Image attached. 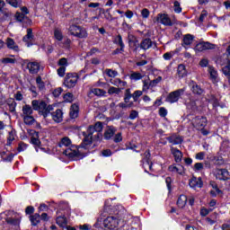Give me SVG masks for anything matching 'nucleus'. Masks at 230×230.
I'll return each instance as SVG.
<instances>
[{"label": "nucleus", "instance_id": "obj_1", "mask_svg": "<svg viewBox=\"0 0 230 230\" xmlns=\"http://www.w3.org/2000/svg\"><path fill=\"white\" fill-rule=\"evenodd\" d=\"M118 128L114 126H107L106 129L104 130V139L106 141H111L112 139L114 143H121L123 141V136L121 133H117Z\"/></svg>", "mask_w": 230, "mask_h": 230}, {"label": "nucleus", "instance_id": "obj_2", "mask_svg": "<svg viewBox=\"0 0 230 230\" xmlns=\"http://www.w3.org/2000/svg\"><path fill=\"white\" fill-rule=\"evenodd\" d=\"M32 109L33 111H38V112H41V114L44 116V118L48 117V114L53 111V106L49 105L46 103V102L42 100H33L31 102Z\"/></svg>", "mask_w": 230, "mask_h": 230}, {"label": "nucleus", "instance_id": "obj_3", "mask_svg": "<svg viewBox=\"0 0 230 230\" xmlns=\"http://www.w3.org/2000/svg\"><path fill=\"white\" fill-rule=\"evenodd\" d=\"M68 30L70 34L74 37H77L78 39H86L87 37V30L82 26L73 24Z\"/></svg>", "mask_w": 230, "mask_h": 230}, {"label": "nucleus", "instance_id": "obj_4", "mask_svg": "<svg viewBox=\"0 0 230 230\" xmlns=\"http://www.w3.org/2000/svg\"><path fill=\"white\" fill-rule=\"evenodd\" d=\"M76 84H78V74H66L64 81L65 87H67V89H73V87H75Z\"/></svg>", "mask_w": 230, "mask_h": 230}, {"label": "nucleus", "instance_id": "obj_5", "mask_svg": "<svg viewBox=\"0 0 230 230\" xmlns=\"http://www.w3.org/2000/svg\"><path fill=\"white\" fill-rule=\"evenodd\" d=\"M191 123L193 125V128L199 130V128H204V127L208 125V119L203 116H197L192 119Z\"/></svg>", "mask_w": 230, "mask_h": 230}, {"label": "nucleus", "instance_id": "obj_6", "mask_svg": "<svg viewBox=\"0 0 230 230\" xmlns=\"http://www.w3.org/2000/svg\"><path fill=\"white\" fill-rule=\"evenodd\" d=\"M103 224L106 229L114 230L119 225V220L114 217H108L104 219Z\"/></svg>", "mask_w": 230, "mask_h": 230}, {"label": "nucleus", "instance_id": "obj_7", "mask_svg": "<svg viewBox=\"0 0 230 230\" xmlns=\"http://www.w3.org/2000/svg\"><path fill=\"white\" fill-rule=\"evenodd\" d=\"M181 94H184V89H179L174 92H172L167 96L166 102H168V103H177V102H179V98H181Z\"/></svg>", "mask_w": 230, "mask_h": 230}, {"label": "nucleus", "instance_id": "obj_8", "mask_svg": "<svg viewBox=\"0 0 230 230\" xmlns=\"http://www.w3.org/2000/svg\"><path fill=\"white\" fill-rule=\"evenodd\" d=\"M156 21L157 22H160V24H164V26H173L172 19L166 13L157 14Z\"/></svg>", "mask_w": 230, "mask_h": 230}, {"label": "nucleus", "instance_id": "obj_9", "mask_svg": "<svg viewBox=\"0 0 230 230\" xmlns=\"http://www.w3.org/2000/svg\"><path fill=\"white\" fill-rule=\"evenodd\" d=\"M22 40L25 42L27 48H30L35 42V36L31 28L27 29V34L22 38Z\"/></svg>", "mask_w": 230, "mask_h": 230}, {"label": "nucleus", "instance_id": "obj_10", "mask_svg": "<svg viewBox=\"0 0 230 230\" xmlns=\"http://www.w3.org/2000/svg\"><path fill=\"white\" fill-rule=\"evenodd\" d=\"M215 175L218 181H228V179H230V173L227 169H217L215 171Z\"/></svg>", "mask_w": 230, "mask_h": 230}, {"label": "nucleus", "instance_id": "obj_11", "mask_svg": "<svg viewBox=\"0 0 230 230\" xmlns=\"http://www.w3.org/2000/svg\"><path fill=\"white\" fill-rule=\"evenodd\" d=\"M27 69L31 75H37L40 71V63L39 61H30L27 63Z\"/></svg>", "mask_w": 230, "mask_h": 230}, {"label": "nucleus", "instance_id": "obj_12", "mask_svg": "<svg viewBox=\"0 0 230 230\" xmlns=\"http://www.w3.org/2000/svg\"><path fill=\"white\" fill-rule=\"evenodd\" d=\"M214 48H215V45L209 42H200L195 46L194 50L196 52L200 53L202 51H206L207 49H213Z\"/></svg>", "mask_w": 230, "mask_h": 230}, {"label": "nucleus", "instance_id": "obj_13", "mask_svg": "<svg viewBox=\"0 0 230 230\" xmlns=\"http://www.w3.org/2000/svg\"><path fill=\"white\" fill-rule=\"evenodd\" d=\"M193 40H195V36L191 34H185L181 41L182 48L185 49H190V46L193 44Z\"/></svg>", "mask_w": 230, "mask_h": 230}, {"label": "nucleus", "instance_id": "obj_14", "mask_svg": "<svg viewBox=\"0 0 230 230\" xmlns=\"http://www.w3.org/2000/svg\"><path fill=\"white\" fill-rule=\"evenodd\" d=\"M51 116L53 121H55L56 123H61V121H63L64 119V111H62V110L60 109H58L51 113Z\"/></svg>", "mask_w": 230, "mask_h": 230}, {"label": "nucleus", "instance_id": "obj_15", "mask_svg": "<svg viewBox=\"0 0 230 230\" xmlns=\"http://www.w3.org/2000/svg\"><path fill=\"white\" fill-rule=\"evenodd\" d=\"M189 87L192 91L193 94L200 95L204 93V90L200 87V85L197 84L195 81H190L189 83Z\"/></svg>", "mask_w": 230, "mask_h": 230}, {"label": "nucleus", "instance_id": "obj_16", "mask_svg": "<svg viewBox=\"0 0 230 230\" xmlns=\"http://www.w3.org/2000/svg\"><path fill=\"white\" fill-rule=\"evenodd\" d=\"M63 154H65L66 157L73 159L74 157L78 156V148H76L75 146L67 147L66 149L64 150Z\"/></svg>", "mask_w": 230, "mask_h": 230}, {"label": "nucleus", "instance_id": "obj_17", "mask_svg": "<svg viewBox=\"0 0 230 230\" xmlns=\"http://www.w3.org/2000/svg\"><path fill=\"white\" fill-rule=\"evenodd\" d=\"M5 44L8 48V49H12L13 51H16V53H19L20 49H19V45H17V43H15V40L12 38H7L5 40Z\"/></svg>", "mask_w": 230, "mask_h": 230}, {"label": "nucleus", "instance_id": "obj_18", "mask_svg": "<svg viewBox=\"0 0 230 230\" xmlns=\"http://www.w3.org/2000/svg\"><path fill=\"white\" fill-rule=\"evenodd\" d=\"M171 154L173 155L175 163L182 161V152L178 148L171 146Z\"/></svg>", "mask_w": 230, "mask_h": 230}, {"label": "nucleus", "instance_id": "obj_19", "mask_svg": "<svg viewBox=\"0 0 230 230\" xmlns=\"http://www.w3.org/2000/svg\"><path fill=\"white\" fill-rule=\"evenodd\" d=\"M169 172H172V173H178L179 175H184V166L181 164L177 165H170L168 168Z\"/></svg>", "mask_w": 230, "mask_h": 230}, {"label": "nucleus", "instance_id": "obj_20", "mask_svg": "<svg viewBox=\"0 0 230 230\" xmlns=\"http://www.w3.org/2000/svg\"><path fill=\"white\" fill-rule=\"evenodd\" d=\"M152 46L156 47L155 43L152 41L150 39H145L140 42V48L141 49H144V51H146V49H150Z\"/></svg>", "mask_w": 230, "mask_h": 230}, {"label": "nucleus", "instance_id": "obj_21", "mask_svg": "<svg viewBox=\"0 0 230 230\" xmlns=\"http://www.w3.org/2000/svg\"><path fill=\"white\" fill-rule=\"evenodd\" d=\"M176 204L180 209H184V208H186V204H188V197L184 194L180 195Z\"/></svg>", "mask_w": 230, "mask_h": 230}, {"label": "nucleus", "instance_id": "obj_22", "mask_svg": "<svg viewBox=\"0 0 230 230\" xmlns=\"http://www.w3.org/2000/svg\"><path fill=\"white\" fill-rule=\"evenodd\" d=\"M189 185L190 186V188H202V179L192 177L189 181Z\"/></svg>", "mask_w": 230, "mask_h": 230}, {"label": "nucleus", "instance_id": "obj_23", "mask_svg": "<svg viewBox=\"0 0 230 230\" xmlns=\"http://www.w3.org/2000/svg\"><path fill=\"white\" fill-rule=\"evenodd\" d=\"M177 76L178 78H184L188 76V70H186V66L180 64L177 67Z\"/></svg>", "mask_w": 230, "mask_h": 230}, {"label": "nucleus", "instance_id": "obj_24", "mask_svg": "<svg viewBox=\"0 0 230 230\" xmlns=\"http://www.w3.org/2000/svg\"><path fill=\"white\" fill-rule=\"evenodd\" d=\"M167 141L172 145H181V143H182V137L179 135H172L167 137Z\"/></svg>", "mask_w": 230, "mask_h": 230}, {"label": "nucleus", "instance_id": "obj_25", "mask_svg": "<svg viewBox=\"0 0 230 230\" xmlns=\"http://www.w3.org/2000/svg\"><path fill=\"white\" fill-rule=\"evenodd\" d=\"M113 42L117 44V46L120 47V51H125V43H123V38L121 35H117L113 40Z\"/></svg>", "mask_w": 230, "mask_h": 230}, {"label": "nucleus", "instance_id": "obj_26", "mask_svg": "<svg viewBox=\"0 0 230 230\" xmlns=\"http://www.w3.org/2000/svg\"><path fill=\"white\" fill-rule=\"evenodd\" d=\"M91 93L92 94H94V96H99L100 98L106 96L107 94L105 90L100 88H92Z\"/></svg>", "mask_w": 230, "mask_h": 230}, {"label": "nucleus", "instance_id": "obj_27", "mask_svg": "<svg viewBox=\"0 0 230 230\" xmlns=\"http://www.w3.org/2000/svg\"><path fill=\"white\" fill-rule=\"evenodd\" d=\"M208 73L210 75V79L215 84L217 82V78H218V72L213 66H208Z\"/></svg>", "mask_w": 230, "mask_h": 230}, {"label": "nucleus", "instance_id": "obj_28", "mask_svg": "<svg viewBox=\"0 0 230 230\" xmlns=\"http://www.w3.org/2000/svg\"><path fill=\"white\" fill-rule=\"evenodd\" d=\"M32 137L31 138V143L35 146H40V140L39 139V132L32 131Z\"/></svg>", "mask_w": 230, "mask_h": 230}, {"label": "nucleus", "instance_id": "obj_29", "mask_svg": "<svg viewBox=\"0 0 230 230\" xmlns=\"http://www.w3.org/2000/svg\"><path fill=\"white\" fill-rule=\"evenodd\" d=\"M78 105L76 104H72L71 108H70V118H72V119H75V118H78Z\"/></svg>", "mask_w": 230, "mask_h": 230}, {"label": "nucleus", "instance_id": "obj_30", "mask_svg": "<svg viewBox=\"0 0 230 230\" xmlns=\"http://www.w3.org/2000/svg\"><path fill=\"white\" fill-rule=\"evenodd\" d=\"M142 84V93H148V90L153 88L152 84L150 83V79H144Z\"/></svg>", "mask_w": 230, "mask_h": 230}, {"label": "nucleus", "instance_id": "obj_31", "mask_svg": "<svg viewBox=\"0 0 230 230\" xmlns=\"http://www.w3.org/2000/svg\"><path fill=\"white\" fill-rule=\"evenodd\" d=\"M56 223L59 227H66V226H67V218L64 216H59L56 219Z\"/></svg>", "mask_w": 230, "mask_h": 230}, {"label": "nucleus", "instance_id": "obj_32", "mask_svg": "<svg viewBox=\"0 0 230 230\" xmlns=\"http://www.w3.org/2000/svg\"><path fill=\"white\" fill-rule=\"evenodd\" d=\"M54 38L58 42L62 41V40L64 39V34H62V30L58 28L54 29Z\"/></svg>", "mask_w": 230, "mask_h": 230}, {"label": "nucleus", "instance_id": "obj_33", "mask_svg": "<svg viewBox=\"0 0 230 230\" xmlns=\"http://www.w3.org/2000/svg\"><path fill=\"white\" fill-rule=\"evenodd\" d=\"M93 143V136L87 135L83 140V148H89V145Z\"/></svg>", "mask_w": 230, "mask_h": 230}, {"label": "nucleus", "instance_id": "obj_34", "mask_svg": "<svg viewBox=\"0 0 230 230\" xmlns=\"http://www.w3.org/2000/svg\"><path fill=\"white\" fill-rule=\"evenodd\" d=\"M22 114L23 116H31L33 114V108L28 104L24 105L22 107Z\"/></svg>", "mask_w": 230, "mask_h": 230}, {"label": "nucleus", "instance_id": "obj_35", "mask_svg": "<svg viewBox=\"0 0 230 230\" xmlns=\"http://www.w3.org/2000/svg\"><path fill=\"white\" fill-rule=\"evenodd\" d=\"M36 84L40 91H44L46 89V84H44V82L42 81V77L38 76L36 78Z\"/></svg>", "mask_w": 230, "mask_h": 230}, {"label": "nucleus", "instance_id": "obj_36", "mask_svg": "<svg viewBox=\"0 0 230 230\" xmlns=\"http://www.w3.org/2000/svg\"><path fill=\"white\" fill-rule=\"evenodd\" d=\"M7 4H10L13 8H19L22 4V0H5Z\"/></svg>", "mask_w": 230, "mask_h": 230}, {"label": "nucleus", "instance_id": "obj_37", "mask_svg": "<svg viewBox=\"0 0 230 230\" xmlns=\"http://www.w3.org/2000/svg\"><path fill=\"white\" fill-rule=\"evenodd\" d=\"M15 19L19 22H24V21H28V17H26V14L20 12H17L15 13Z\"/></svg>", "mask_w": 230, "mask_h": 230}, {"label": "nucleus", "instance_id": "obj_38", "mask_svg": "<svg viewBox=\"0 0 230 230\" xmlns=\"http://www.w3.org/2000/svg\"><path fill=\"white\" fill-rule=\"evenodd\" d=\"M30 220H31L32 226H37L40 222V215L34 214L33 216L30 217Z\"/></svg>", "mask_w": 230, "mask_h": 230}, {"label": "nucleus", "instance_id": "obj_39", "mask_svg": "<svg viewBox=\"0 0 230 230\" xmlns=\"http://www.w3.org/2000/svg\"><path fill=\"white\" fill-rule=\"evenodd\" d=\"M23 121L25 125H33L35 123V118L31 115H25L23 116Z\"/></svg>", "mask_w": 230, "mask_h": 230}, {"label": "nucleus", "instance_id": "obj_40", "mask_svg": "<svg viewBox=\"0 0 230 230\" xmlns=\"http://www.w3.org/2000/svg\"><path fill=\"white\" fill-rule=\"evenodd\" d=\"M94 128V130L96 132V137H100V132H102V130H103V124H102V122H96L94 126H93Z\"/></svg>", "mask_w": 230, "mask_h": 230}, {"label": "nucleus", "instance_id": "obj_41", "mask_svg": "<svg viewBox=\"0 0 230 230\" xmlns=\"http://www.w3.org/2000/svg\"><path fill=\"white\" fill-rule=\"evenodd\" d=\"M130 80H134L135 82H137V80L143 79V75L139 72H133L129 75Z\"/></svg>", "mask_w": 230, "mask_h": 230}, {"label": "nucleus", "instance_id": "obj_42", "mask_svg": "<svg viewBox=\"0 0 230 230\" xmlns=\"http://www.w3.org/2000/svg\"><path fill=\"white\" fill-rule=\"evenodd\" d=\"M58 145L61 148L62 146H69L71 145V139H69L67 137H65L61 139Z\"/></svg>", "mask_w": 230, "mask_h": 230}, {"label": "nucleus", "instance_id": "obj_43", "mask_svg": "<svg viewBox=\"0 0 230 230\" xmlns=\"http://www.w3.org/2000/svg\"><path fill=\"white\" fill-rule=\"evenodd\" d=\"M121 93V89L116 88L114 86H111L109 84L108 87V94H119Z\"/></svg>", "mask_w": 230, "mask_h": 230}, {"label": "nucleus", "instance_id": "obj_44", "mask_svg": "<svg viewBox=\"0 0 230 230\" xmlns=\"http://www.w3.org/2000/svg\"><path fill=\"white\" fill-rule=\"evenodd\" d=\"M143 96V91L137 90L132 93L133 102H137Z\"/></svg>", "mask_w": 230, "mask_h": 230}, {"label": "nucleus", "instance_id": "obj_45", "mask_svg": "<svg viewBox=\"0 0 230 230\" xmlns=\"http://www.w3.org/2000/svg\"><path fill=\"white\" fill-rule=\"evenodd\" d=\"M15 140V133L13 131H10L7 137V146H10L12 143Z\"/></svg>", "mask_w": 230, "mask_h": 230}, {"label": "nucleus", "instance_id": "obj_46", "mask_svg": "<svg viewBox=\"0 0 230 230\" xmlns=\"http://www.w3.org/2000/svg\"><path fill=\"white\" fill-rule=\"evenodd\" d=\"M10 15H12V13L8 11H2L0 12V17L2 21H6L7 19H10Z\"/></svg>", "mask_w": 230, "mask_h": 230}, {"label": "nucleus", "instance_id": "obj_47", "mask_svg": "<svg viewBox=\"0 0 230 230\" xmlns=\"http://www.w3.org/2000/svg\"><path fill=\"white\" fill-rule=\"evenodd\" d=\"M130 98H132V93H130V89H127L124 94L125 103H128V102H130Z\"/></svg>", "mask_w": 230, "mask_h": 230}, {"label": "nucleus", "instance_id": "obj_48", "mask_svg": "<svg viewBox=\"0 0 230 230\" xmlns=\"http://www.w3.org/2000/svg\"><path fill=\"white\" fill-rule=\"evenodd\" d=\"M58 66H60V67H67V66H69V63L67 62V58H60L58 62Z\"/></svg>", "mask_w": 230, "mask_h": 230}, {"label": "nucleus", "instance_id": "obj_49", "mask_svg": "<svg viewBox=\"0 0 230 230\" xmlns=\"http://www.w3.org/2000/svg\"><path fill=\"white\" fill-rule=\"evenodd\" d=\"M64 100L65 102H66L67 103H71V102H73V100H75V97L73 95V93H67L64 95Z\"/></svg>", "mask_w": 230, "mask_h": 230}, {"label": "nucleus", "instance_id": "obj_50", "mask_svg": "<svg viewBox=\"0 0 230 230\" xmlns=\"http://www.w3.org/2000/svg\"><path fill=\"white\" fill-rule=\"evenodd\" d=\"M186 105L189 109L195 110L197 109V101L190 99V102H186Z\"/></svg>", "mask_w": 230, "mask_h": 230}, {"label": "nucleus", "instance_id": "obj_51", "mask_svg": "<svg viewBox=\"0 0 230 230\" xmlns=\"http://www.w3.org/2000/svg\"><path fill=\"white\" fill-rule=\"evenodd\" d=\"M105 73L110 78H114L115 76H118V72L112 69H106Z\"/></svg>", "mask_w": 230, "mask_h": 230}, {"label": "nucleus", "instance_id": "obj_52", "mask_svg": "<svg viewBox=\"0 0 230 230\" xmlns=\"http://www.w3.org/2000/svg\"><path fill=\"white\" fill-rule=\"evenodd\" d=\"M113 85H118L119 87H127V82L121 81V79H115Z\"/></svg>", "mask_w": 230, "mask_h": 230}, {"label": "nucleus", "instance_id": "obj_53", "mask_svg": "<svg viewBox=\"0 0 230 230\" xmlns=\"http://www.w3.org/2000/svg\"><path fill=\"white\" fill-rule=\"evenodd\" d=\"M175 55V51L166 52L163 55V58L165 60H172Z\"/></svg>", "mask_w": 230, "mask_h": 230}, {"label": "nucleus", "instance_id": "obj_54", "mask_svg": "<svg viewBox=\"0 0 230 230\" xmlns=\"http://www.w3.org/2000/svg\"><path fill=\"white\" fill-rule=\"evenodd\" d=\"M174 12L175 13H181L182 12V7H181V3H179L178 1L174 2Z\"/></svg>", "mask_w": 230, "mask_h": 230}, {"label": "nucleus", "instance_id": "obj_55", "mask_svg": "<svg viewBox=\"0 0 230 230\" xmlns=\"http://www.w3.org/2000/svg\"><path fill=\"white\" fill-rule=\"evenodd\" d=\"M159 116H161V118H166V116H168V110H166V108L164 107H161L159 109Z\"/></svg>", "mask_w": 230, "mask_h": 230}, {"label": "nucleus", "instance_id": "obj_56", "mask_svg": "<svg viewBox=\"0 0 230 230\" xmlns=\"http://www.w3.org/2000/svg\"><path fill=\"white\" fill-rule=\"evenodd\" d=\"M194 172H200L204 170V164L203 163H196L193 167Z\"/></svg>", "mask_w": 230, "mask_h": 230}, {"label": "nucleus", "instance_id": "obj_57", "mask_svg": "<svg viewBox=\"0 0 230 230\" xmlns=\"http://www.w3.org/2000/svg\"><path fill=\"white\" fill-rule=\"evenodd\" d=\"M223 74L226 77H230V63L222 68Z\"/></svg>", "mask_w": 230, "mask_h": 230}, {"label": "nucleus", "instance_id": "obj_58", "mask_svg": "<svg viewBox=\"0 0 230 230\" xmlns=\"http://www.w3.org/2000/svg\"><path fill=\"white\" fill-rule=\"evenodd\" d=\"M28 148V145H26L24 142H20L18 145V152H24Z\"/></svg>", "mask_w": 230, "mask_h": 230}, {"label": "nucleus", "instance_id": "obj_59", "mask_svg": "<svg viewBox=\"0 0 230 230\" xmlns=\"http://www.w3.org/2000/svg\"><path fill=\"white\" fill-rule=\"evenodd\" d=\"M95 86H96V87H102V89H109V84L103 83V82H102V81H98V82L95 84Z\"/></svg>", "mask_w": 230, "mask_h": 230}, {"label": "nucleus", "instance_id": "obj_60", "mask_svg": "<svg viewBox=\"0 0 230 230\" xmlns=\"http://www.w3.org/2000/svg\"><path fill=\"white\" fill-rule=\"evenodd\" d=\"M2 64H15V59L11 58H5L1 60Z\"/></svg>", "mask_w": 230, "mask_h": 230}, {"label": "nucleus", "instance_id": "obj_61", "mask_svg": "<svg viewBox=\"0 0 230 230\" xmlns=\"http://www.w3.org/2000/svg\"><path fill=\"white\" fill-rule=\"evenodd\" d=\"M163 80V77L158 76L156 79H154L152 81H149L152 87H155L157 85V84H160V82Z\"/></svg>", "mask_w": 230, "mask_h": 230}, {"label": "nucleus", "instance_id": "obj_62", "mask_svg": "<svg viewBox=\"0 0 230 230\" xmlns=\"http://www.w3.org/2000/svg\"><path fill=\"white\" fill-rule=\"evenodd\" d=\"M58 76H60L61 78L64 77V75H66V67L65 66H60L58 69Z\"/></svg>", "mask_w": 230, "mask_h": 230}, {"label": "nucleus", "instance_id": "obj_63", "mask_svg": "<svg viewBox=\"0 0 230 230\" xmlns=\"http://www.w3.org/2000/svg\"><path fill=\"white\" fill-rule=\"evenodd\" d=\"M15 107H17V103L15 102H12L8 104V110L10 112H15Z\"/></svg>", "mask_w": 230, "mask_h": 230}, {"label": "nucleus", "instance_id": "obj_64", "mask_svg": "<svg viewBox=\"0 0 230 230\" xmlns=\"http://www.w3.org/2000/svg\"><path fill=\"white\" fill-rule=\"evenodd\" d=\"M137 116H139V112H137V111L133 110L131 111L130 114H129V119H136V118H137Z\"/></svg>", "mask_w": 230, "mask_h": 230}]
</instances>
